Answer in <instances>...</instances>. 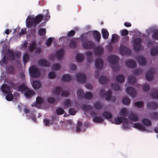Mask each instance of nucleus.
Returning a JSON list of instances; mask_svg holds the SVG:
<instances>
[{
  "label": "nucleus",
  "instance_id": "6e6d98bb",
  "mask_svg": "<svg viewBox=\"0 0 158 158\" xmlns=\"http://www.w3.org/2000/svg\"><path fill=\"white\" fill-rule=\"evenodd\" d=\"M64 111L63 109L61 108H58L56 109V112L58 115H61L64 114Z\"/></svg>",
  "mask_w": 158,
  "mask_h": 158
},
{
  "label": "nucleus",
  "instance_id": "7c9ffc66",
  "mask_svg": "<svg viewBox=\"0 0 158 158\" xmlns=\"http://www.w3.org/2000/svg\"><path fill=\"white\" fill-rule=\"evenodd\" d=\"M136 79L135 77L129 76L128 77V82L131 85H133L136 82Z\"/></svg>",
  "mask_w": 158,
  "mask_h": 158
},
{
  "label": "nucleus",
  "instance_id": "680f3d73",
  "mask_svg": "<svg viewBox=\"0 0 158 158\" xmlns=\"http://www.w3.org/2000/svg\"><path fill=\"white\" fill-rule=\"evenodd\" d=\"M52 37H49L46 41L45 44L47 46H50L52 44Z\"/></svg>",
  "mask_w": 158,
  "mask_h": 158
},
{
  "label": "nucleus",
  "instance_id": "4d7b16f0",
  "mask_svg": "<svg viewBox=\"0 0 158 158\" xmlns=\"http://www.w3.org/2000/svg\"><path fill=\"white\" fill-rule=\"evenodd\" d=\"M150 89V86L148 84H145L143 85L142 89L144 91H148Z\"/></svg>",
  "mask_w": 158,
  "mask_h": 158
},
{
  "label": "nucleus",
  "instance_id": "e433bc0d",
  "mask_svg": "<svg viewBox=\"0 0 158 158\" xmlns=\"http://www.w3.org/2000/svg\"><path fill=\"white\" fill-rule=\"evenodd\" d=\"M36 46V43L35 41L32 42L30 46L28 47L29 51L30 52H33L35 49Z\"/></svg>",
  "mask_w": 158,
  "mask_h": 158
},
{
  "label": "nucleus",
  "instance_id": "3c124183",
  "mask_svg": "<svg viewBox=\"0 0 158 158\" xmlns=\"http://www.w3.org/2000/svg\"><path fill=\"white\" fill-rule=\"evenodd\" d=\"M6 96V99L8 101H10L13 99L14 96L11 93H8Z\"/></svg>",
  "mask_w": 158,
  "mask_h": 158
},
{
  "label": "nucleus",
  "instance_id": "ea45409f",
  "mask_svg": "<svg viewBox=\"0 0 158 158\" xmlns=\"http://www.w3.org/2000/svg\"><path fill=\"white\" fill-rule=\"evenodd\" d=\"M158 54V47H154L151 50V54L152 56H156Z\"/></svg>",
  "mask_w": 158,
  "mask_h": 158
},
{
  "label": "nucleus",
  "instance_id": "393cba45",
  "mask_svg": "<svg viewBox=\"0 0 158 158\" xmlns=\"http://www.w3.org/2000/svg\"><path fill=\"white\" fill-rule=\"evenodd\" d=\"M109 79L107 77L102 76L99 79V81L101 84H105L107 82Z\"/></svg>",
  "mask_w": 158,
  "mask_h": 158
},
{
  "label": "nucleus",
  "instance_id": "cd10ccee",
  "mask_svg": "<svg viewBox=\"0 0 158 158\" xmlns=\"http://www.w3.org/2000/svg\"><path fill=\"white\" fill-rule=\"evenodd\" d=\"M62 89L60 86L56 87L54 90H53V93L56 95H60V93L62 91Z\"/></svg>",
  "mask_w": 158,
  "mask_h": 158
},
{
  "label": "nucleus",
  "instance_id": "79ce46f5",
  "mask_svg": "<svg viewBox=\"0 0 158 158\" xmlns=\"http://www.w3.org/2000/svg\"><path fill=\"white\" fill-rule=\"evenodd\" d=\"M81 108L83 110L89 111L91 110V107L89 105L86 104L82 105L81 106Z\"/></svg>",
  "mask_w": 158,
  "mask_h": 158
},
{
  "label": "nucleus",
  "instance_id": "9d476101",
  "mask_svg": "<svg viewBox=\"0 0 158 158\" xmlns=\"http://www.w3.org/2000/svg\"><path fill=\"white\" fill-rule=\"evenodd\" d=\"M115 123L116 124H120L122 122H127L128 119L124 117H116L114 118Z\"/></svg>",
  "mask_w": 158,
  "mask_h": 158
},
{
  "label": "nucleus",
  "instance_id": "72a5a7b5",
  "mask_svg": "<svg viewBox=\"0 0 158 158\" xmlns=\"http://www.w3.org/2000/svg\"><path fill=\"white\" fill-rule=\"evenodd\" d=\"M63 104L64 106V108L69 107L72 104V102L70 100L66 99L63 102Z\"/></svg>",
  "mask_w": 158,
  "mask_h": 158
},
{
  "label": "nucleus",
  "instance_id": "423d86ee",
  "mask_svg": "<svg viewBox=\"0 0 158 158\" xmlns=\"http://www.w3.org/2000/svg\"><path fill=\"white\" fill-rule=\"evenodd\" d=\"M119 51L120 53L122 55H130L131 53V52L129 49L123 45L120 46Z\"/></svg>",
  "mask_w": 158,
  "mask_h": 158
},
{
  "label": "nucleus",
  "instance_id": "c9c22d12",
  "mask_svg": "<svg viewBox=\"0 0 158 158\" xmlns=\"http://www.w3.org/2000/svg\"><path fill=\"white\" fill-rule=\"evenodd\" d=\"M142 123L148 126H150L152 125L151 121L147 118H145L142 120Z\"/></svg>",
  "mask_w": 158,
  "mask_h": 158
},
{
  "label": "nucleus",
  "instance_id": "2f4dec72",
  "mask_svg": "<svg viewBox=\"0 0 158 158\" xmlns=\"http://www.w3.org/2000/svg\"><path fill=\"white\" fill-rule=\"evenodd\" d=\"M102 115L107 119H110L112 117V114L108 111L104 112L102 114Z\"/></svg>",
  "mask_w": 158,
  "mask_h": 158
},
{
  "label": "nucleus",
  "instance_id": "f8f14e48",
  "mask_svg": "<svg viewBox=\"0 0 158 158\" xmlns=\"http://www.w3.org/2000/svg\"><path fill=\"white\" fill-rule=\"evenodd\" d=\"M76 76L77 81L81 83L84 82L85 81L86 77L85 75L79 73L77 74Z\"/></svg>",
  "mask_w": 158,
  "mask_h": 158
},
{
  "label": "nucleus",
  "instance_id": "58836bf2",
  "mask_svg": "<svg viewBox=\"0 0 158 158\" xmlns=\"http://www.w3.org/2000/svg\"><path fill=\"white\" fill-rule=\"evenodd\" d=\"M111 86L113 89L116 91H118L120 89V87L119 85L116 83H111Z\"/></svg>",
  "mask_w": 158,
  "mask_h": 158
},
{
  "label": "nucleus",
  "instance_id": "4be33fe9",
  "mask_svg": "<svg viewBox=\"0 0 158 158\" xmlns=\"http://www.w3.org/2000/svg\"><path fill=\"white\" fill-rule=\"evenodd\" d=\"M150 95L153 98L158 99V90L155 89L151 90Z\"/></svg>",
  "mask_w": 158,
  "mask_h": 158
},
{
  "label": "nucleus",
  "instance_id": "a211bd4d",
  "mask_svg": "<svg viewBox=\"0 0 158 158\" xmlns=\"http://www.w3.org/2000/svg\"><path fill=\"white\" fill-rule=\"evenodd\" d=\"M64 50L63 48L58 50L56 53V56L57 59L60 60H61L64 55Z\"/></svg>",
  "mask_w": 158,
  "mask_h": 158
},
{
  "label": "nucleus",
  "instance_id": "f704fd0d",
  "mask_svg": "<svg viewBox=\"0 0 158 158\" xmlns=\"http://www.w3.org/2000/svg\"><path fill=\"white\" fill-rule=\"evenodd\" d=\"M44 124L46 126H49L53 124V121L52 120H49L47 118H44L43 120Z\"/></svg>",
  "mask_w": 158,
  "mask_h": 158
},
{
  "label": "nucleus",
  "instance_id": "5701e85b",
  "mask_svg": "<svg viewBox=\"0 0 158 158\" xmlns=\"http://www.w3.org/2000/svg\"><path fill=\"white\" fill-rule=\"evenodd\" d=\"M147 107L150 109H156L158 107V105L155 102H149L148 103Z\"/></svg>",
  "mask_w": 158,
  "mask_h": 158
},
{
  "label": "nucleus",
  "instance_id": "774afa93",
  "mask_svg": "<svg viewBox=\"0 0 158 158\" xmlns=\"http://www.w3.org/2000/svg\"><path fill=\"white\" fill-rule=\"evenodd\" d=\"M75 34V31L73 30H72L67 33V35L69 37H72Z\"/></svg>",
  "mask_w": 158,
  "mask_h": 158
},
{
  "label": "nucleus",
  "instance_id": "1a4fd4ad",
  "mask_svg": "<svg viewBox=\"0 0 158 158\" xmlns=\"http://www.w3.org/2000/svg\"><path fill=\"white\" fill-rule=\"evenodd\" d=\"M2 92L5 94L11 93V89L10 86L6 84H3L1 87Z\"/></svg>",
  "mask_w": 158,
  "mask_h": 158
},
{
  "label": "nucleus",
  "instance_id": "69168bd1",
  "mask_svg": "<svg viewBox=\"0 0 158 158\" xmlns=\"http://www.w3.org/2000/svg\"><path fill=\"white\" fill-rule=\"evenodd\" d=\"M152 36L153 39L158 40V31H154L152 34Z\"/></svg>",
  "mask_w": 158,
  "mask_h": 158
},
{
  "label": "nucleus",
  "instance_id": "5fc2aeb1",
  "mask_svg": "<svg viewBox=\"0 0 158 158\" xmlns=\"http://www.w3.org/2000/svg\"><path fill=\"white\" fill-rule=\"evenodd\" d=\"M118 36L116 34H113L112 35L111 41L112 43H115L118 41Z\"/></svg>",
  "mask_w": 158,
  "mask_h": 158
},
{
  "label": "nucleus",
  "instance_id": "dca6fc26",
  "mask_svg": "<svg viewBox=\"0 0 158 158\" xmlns=\"http://www.w3.org/2000/svg\"><path fill=\"white\" fill-rule=\"evenodd\" d=\"M139 65L141 66L145 65L147 62V61L145 58L142 56H139L137 59Z\"/></svg>",
  "mask_w": 158,
  "mask_h": 158
},
{
  "label": "nucleus",
  "instance_id": "c03bdc74",
  "mask_svg": "<svg viewBox=\"0 0 158 158\" xmlns=\"http://www.w3.org/2000/svg\"><path fill=\"white\" fill-rule=\"evenodd\" d=\"M84 92L82 89H78L77 92V97L79 98H83Z\"/></svg>",
  "mask_w": 158,
  "mask_h": 158
},
{
  "label": "nucleus",
  "instance_id": "473e14b6",
  "mask_svg": "<svg viewBox=\"0 0 158 158\" xmlns=\"http://www.w3.org/2000/svg\"><path fill=\"white\" fill-rule=\"evenodd\" d=\"M102 33L103 38L105 39L108 38L109 35L108 32L105 29H102Z\"/></svg>",
  "mask_w": 158,
  "mask_h": 158
},
{
  "label": "nucleus",
  "instance_id": "412c9836",
  "mask_svg": "<svg viewBox=\"0 0 158 158\" xmlns=\"http://www.w3.org/2000/svg\"><path fill=\"white\" fill-rule=\"evenodd\" d=\"M38 63L40 66H42L48 67L50 65L49 62L46 60H40L38 61Z\"/></svg>",
  "mask_w": 158,
  "mask_h": 158
},
{
  "label": "nucleus",
  "instance_id": "0eeeda50",
  "mask_svg": "<svg viewBox=\"0 0 158 158\" xmlns=\"http://www.w3.org/2000/svg\"><path fill=\"white\" fill-rule=\"evenodd\" d=\"M119 60L118 57L114 55H111L108 57L107 59L108 62L112 64H116Z\"/></svg>",
  "mask_w": 158,
  "mask_h": 158
},
{
  "label": "nucleus",
  "instance_id": "9b49d317",
  "mask_svg": "<svg viewBox=\"0 0 158 158\" xmlns=\"http://www.w3.org/2000/svg\"><path fill=\"white\" fill-rule=\"evenodd\" d=\"M126 90L128 94L133 97H135L137 92L135 89L131 87H129L127 88Z\"/></svg>",
  "mask_w": 158,
  "mask_h": 158
},
{
  "label": "nucleus",
  "instance_id": "f3484780",
  "mask_svg": "<svg viewBox=\"0 0 158 158\" xmlns=\"http://www.w3.org/2000/svg\"><path fill=\"white\" fill-rule=\"evenodd\" d=\"M92 35L94 38L98 42H99L101 38L100 33L98 31L95 30L93 31Z\"/></svg>",
  "mask_w": 158,
  "mask_h": 158
},
{
  "label": "nucleus",
  "instance_id": "4c0bfd02",
  "mask_svg": "<svg viewBox=\"0 0 158 158\" xmlns=\"http://www.w3.org/2000/svg\"><path fill=\"white\" fill-rule=\"evenodd\" d=\"M62 79L63 81H69L72 80V78L70 75L65 74L62 76Z\"/></svg>",
  "mask_w": 158,
  "mask_h": 158
},
{
  "label": "nucleus",
  "instance_id": "052dcab7",
  "mask_svg": "<svg viewBox=\"0 0 158 158\" xmlns=\"http://www.w3.org/2000/svg\"><path fill=\"white\" fill-rule=\"evenodd\" d=\"M142 42V40L140 38H137L134 40V45H140Z\"/></svg>",
  "mask_w": 158,
  "mask_h": 158
},
{
  "label": "nucleus",
  "instance_id": "338daca9",
  "mask_svg": "<svg viewBox=\"0 0 158 158\" xmlns=\"http://www.w3.org/2000/svg\"><path fill=\"white\" fill-rule=\"evenodd\" d=\"M44 102V100L40 97H38L36 98V102L38 104L43 103Z\"/></svg>",
  "mask_w": 158,
  "mask_h": 158
},
{
  "label": "nucleus",
  "instance_id": "8fccbe9b",
  "mask_svg": "<svg viewBox=\"0 0 158 158\" xmlns=\"http://www.w3.org/2000/svg\"><path fill=\"white\" fill-rule=\"evenodd\" d=\"M95 108L98 110H101L102 106L101 103L100 102H97L94 104Z\"/></svg>",
  "mask_w": 158,
  "mask_h": 158
},
{
  "label": "nucleus",
  "instance_id": "e2e57ef3",
  "mask_svg": "<svg viewBox=\"0 0 158 158\" xmlns=\"http://www.w3.org/2000/svg\"><path fill=\"white\" fill-rule=\"evenodd\" d=\"M151 117L152 118L158 119V112H153L151 114Z\"/></svg>",
  "mask_w": 158,
  "mask_h": 158
},
{
  "label": "nucleus",
  "instance_id": "13d9d810",
  "mask_svg": "<svg viewBox=\"0 0 158 158\" xmlns=\"http://www.w3.org/2000/svg\"><path fill=\"white\" fill-rule=\"evenodd\" d=\"M122 102L124 105H128L130 103V100L127 98H124L122 100Z\"/></svg>",
  "mask_w": 158,
  "mask_h": 158
},
{
  "label": "nucleus",
  "instance_id": "49530a36",
  "mask_svg": "<svg viewBox=\"0 0 158 158\" xmlns=\"http://www.w3.org/2000/svg\"><path fill=\"white\" fill-rule=\"evenodd\" d=\"M77 45L76 42L74 40H72L70 42L69 47L70 48H74L76 47Z\"/></svg>",
  "mask_w": 158,
  "mask_h": 158
},
{
  "label": "nucleus",
  "instance_id": "4468645a",
  "mask_svg": "<svg viewBox=\"0 0 158 158\" xmlns=\"http://www.w3.org/2000/svg\"><path fill=\"white\" fill-rule=\"evenodd\" d=\"M95 67L98 69H101L103 66V61L101 58L97 59L95 62Z\"/></svg>",
  "mask_w": 158,
  "mask_h": 158
},
{
  "label": "nucleus",
  "instance_id": "09e8293b",
  "mask_svg": "<svg viewBox=\"0 0 158 158\" xmlns=\"http://www.w3.org/2000/svg\"><path fill=\"white\" fill-rule=\"evenodd\" d=\"M9 59L8 57H6V56H4L2 60L0 61V64L2 66L3 63L5 64H7L8 62Z\"/></svg>",
  "mask_w": 158,
  "mask_h": 158
},
{
  "label": "nucleus",
  "instance_id": "bb28decb",
  "mask_svg": "<svg viewBox=\"0 0 158 158\" xmlns=\"http://www.w3.org/2000/svg\"><path fill=\"white\" fill-rule=\"evenodd\" d=\"M133 127L141 130H145L146 128L142 124L139 123H136L133 124Z\"/></svg>",
  "mask_w": 158,
  "mask_h": 158
},
{
  "label": "nucleus",
  "instance_id": "864d4df0",
  "mask_svg": "<svg viewBox=\"0 0 158 158\" xmlns=\"http://www.w3.org/2000/svg\"><path fill=\"white\" fill-rule=\"evenodd\" d=\"M19 89L21 91H26L28 88L26 85L23 84L19 85L18 87Z\"/></svg>",
  "mask_w": 158,
  "mask_h": 158
},
{
  "label": "nucleus",
  "instance_id": "c756f323",
  "mask_svg": "<svg viewBox=\"0 0 158 158\" xmlns=\"http://www.w3.org/2000/svg\"><path fill=\"white\" fill-rule=\"evenodd\" d=\"M34 94V93L33 90H31L29 89L25 92V96L28 98H30Z\"/></svg>",
  "mask_w": 158,
  "mask_h": 158
},
{
  "label": "nucleus",
  "instance_id": "39448f33",
  "mask_svg": "<svg viewBox=\"0 0 158 158\" xmlns=\"http://www.w3.org/2000/svg\"><path fill=\"white\" fill-rule=\"evenodd\" d=\"M156 72L155 69L153 68H150L146 75V79L148 81H151L153 78V75Z\"/></svg>",
  "mask_w": 158,
  "mask_h": 158
},
{
  "label": "nucleus",
  "instance_id": "20e7f679",
  "mask_svg": "<svg viewBox=\"0 0 158 158\" xmlns=\"http://www.w3.org/2000/svg\"><path fill=\"white\" fill-rule=\"evenodd\" d=\"M82 45L84 48L89 49L93 48L95 46V44L92 41H88L83 42Z\"/></svg>",
  "mask_w": 158,
  "mask_h": 158
},
{
  "label": "nucleus",
  "instance_id": "aec40b11",
  "mask_svg": "<svg viewBox=\"0 0 158 158\" xmlns=\"http://www.w3.org/2000/svg\"><path fill=\"white\" fill-rule=\"evenodd\" d=\"M95 53L96 55H101L104 52V49L101 46H98L96 47L95 50Z\"/></svg>",
  "mask_w": 158,
  "mask_h": 158
},
{
  "label": "nucleus",
  "instance_id": "0e129e2a",
  "mask_svg": "<svg viewBox=\"0 0 158 158\" xmlns=\"http://www.w3.org/2000/svg\"><path fill=\"white\" fill-rule=\"evenodd\" d=\"M52 68L53 70H58L60 68V66L59 64H54L52 65Z\"/></svg>",
  "mask_w": 158,
  "mask_h": 158
},
{
  "label": "nucleus",
  "instance_id": "c85d7f7f",
  "mask_svg": "<svg viewBox=\"0 0 158 158\" xmlns=\"http://www.w3.org/2000/svg\"><path fill=\"white\" fill-rule=\"evenodd\" d=\"M125 79L124 77L121 74L117 76L115 78V81L117 82L120 83L123 82Z\"/></svg>",
  "mask_w": 158,
  "mask_h": 158
},
{
  "label": "nucleus",
  "instance_id": "6ab92c4d",
  "mask_svg": "<svg viewBox=\"0 0 158 158\" xmlns=\"http://www.w3.org/2000/svg\"><path fill=\"white\" fill-rule=\"evenodd\" d=\"M129 119L132 121H137L138 120L137 116L135 113L131 112L128 115Z\"/></svg>",
  "mask_w": 158,
  "mask_h": 158
},
{
  "label": "nucleus",
  "instance_id": "de8ad7c7",
  "mask_svg": "<svg viewBox=\"0 0 158 158\" xmlns=\"http://www.w3.org/2000/svg\"><path fill=\"white\" fill-rule=\"evenodd\" d=\"M135 106L138 108H142L144 105L143 102L142 101H139L136 102L134 103Z\"/></svg>",
  "mask_w": 158,
  "mask_h": 158
},
{
  "label": "nucleus",
  "instance_id": "a18cd8bd",
  "mask_svg": "<svg viewBox=\"0 0 158 158\" xmlns=\"http://www.w3.org/2000/svg\"><path fill=\"white\" fill-rule=\"evenodd\" d=\"M46 32V29L43 28L40 29L38 31V34L41 36H45Z\"/></svg>",
  "mask_w": 158,
  "mask_h": 158
},
{
  "label": "nucleus",
  "instance_id": "a878e982",
  "mask_svg": "<svg viewBox=\"0 0 158 158\" xmlns=\"http://www.w3.org/2000/svg\"><path fill=\"white\" fill-rule=\"evenodd\" d=\"M32 86L35 89H38L40 88L41 83L38 81H34L33 82Z\"/></svg>",
  "mask_w": 158,
  "mask_h": 158
},
{
  "label": "nucleus",
  "instance_id": "b1692460",
  "mask_svg": "<svg viewBox=\"0 0 158 158\" xmlns=\"http://www.w3.org/2000/svg\"><path fill=\"white\" fill-rule=\"evenodd\" d=\"M119 114L122 116L121 117H124L127 116L128 114V110L126 108H123L121 109L119 111Z\"/></svg>",
  "mask_w": 158,
  "mask_h": 158
},
{
  "label": "nucleus",
  "instance_id": "37998d69",
  "mask_svg": "<svg viewBox=\"0 0 158 158\" xmlns=\"http://www.w3.org/2000/svg\"><path fill=\"white\" fill-rule=\"evenodd\" d=\"M29 58V55L28 53H24L23 55V60L24 64L27 62Z\"/></svg>",
  "mask_w": 158,
  "mask_h": 158
},
{
  "label": "nucleus",
  "instance_id": "f03ea898",
  "mask_svg": "<svg viewBox=\"0 0 158 158\" xmlns=\"http://www.w3.org/2000/svg\"><path fill=\"white\" fill-rule=\"evenodd\" d=\"M100 94L101 97H105L107 101H109L112 95L111 90L109 89L107 92H105L104 89H101L100 91Z\"/></svg>",
  "mask_w": 158,
  "mask_h": 158
},
{
  "label": "nucleus",
  "instance_id": "603ef678",
  "mask_svg": "<svg viewBox=\"0 0 158 158\" xmlns=\"http://www.w3.org/2000/svg\"><path fill=\"white\" fill-rule=\"evenodd\" d=\"M76 60L78 62H81L83 60L84 57L82 55L77 54L76 57Z\"/></svg>",
  "mask_w": 158,
  "mask_h": 158
},
{
  "label": "nucleus",
  "instance_id": "2eb2a0df",
  "mask_svg": "<svg viewBox=\"0 0 158 158\" xmlns=\"http://www.w3.org/2000/svg\"><path fill=\"white\" fill-rule=\"evenodd\" d=\"M36 25L40 23L43 20L44 16L43 15L40 14L34 17V15L32 16Z\"/></svg>",
  "mask_w": 158,
  "mask_h": 158
},
{
  "label": "nucleus",
  "instance_id": "a19ab883",
  "mask_svg": "<svg viewBox=\"0 0 158 158\" xmlns=\"http://www.w3.org/2000/svg\"><path fill=\"white\" fill-rule=\"evenodd\" d=\"M134 51L136 52H139L140 50L143 49V47L141 45H134Z\"/></svg>",
  "mask_w": 158,
  "mask_h": 158
},
{
  "label": "nucleus",
  "instance_id": "7ed1b4c3",
  "mask_svg": "<svg viewBox=\"0 0 158 158\" xmlns=\"http://www.w3.org/2000/svg\"><path fill=\"white\" fill-rule=\"evenodd\" d=\"M26 27L27 28H31L32 26L35 27L37 25L36 24L32 16L28 15L26 20Z\"/></svg>",
  "mask_w": 158,
  "mask_h": 158
},
{
  "label": "nucleus",
  "instance_id": "ddd939ff",
  "mask_svg": "<svg viewBox=\"0 0 158 158\" xmlns=\"http://www.w3.org/2000/svg\"><path fill=\"white\" fill-rule=\"evenodd\" d=\"M126 66L128 67L133 68L136 67V64L135 62L132 60H128L125 62Z\"/></svg>",
  "mask_w": 158,
  "mask_h": 158
},
{
  "label": "nucleus",
  "instance_id": "f257e3e1",
  "mask_svg": "<svg viewBox=\"0 0 158 158\" xmlns=\"http://www.w3.org/2000/svg\"><path fill=\"white\" fill-rule=\"evenodd\" d=\"M29 71L30 75L33 77H38L40 75V72L35 65H32L29 68Z\"/></svg>",
  "mask_w": 158,
  "mask_h": 158
},
{
  "label": "nucleus",
  "instance_id": "bf43d9fd",
  "mask_svg": "<svg viewBox=\"0 0 158 158\" xmlns=\"http://www.w3.org/2000/svg\"><path fill=\"white\" fill-rule=\"evenodd\" d=\"M84 97L86 99H90L92 98L93 95L90 93L88 92L85 93Z\"/></svg>",
  "mask_w": 158,
  "mask_h": 158
},
{
  "label": "nucleus",
  "instance_id": "6e6552de",
  "mask_svg": "<svg viewBox=\"0 0 158 158\" xmlns=\"http://www.w3.org/2000/svg\"><path fill=\"white\" fill-rule=\"evenodd\" d=\"M90 114L91 117L93 118V122L97 123H100L103 121V119L101 117L97 116V114L95 112L91 111L90 112Z\"/></svg>",
  "mask_w": 158,
  "mask_h": 158
}]
</instances>
